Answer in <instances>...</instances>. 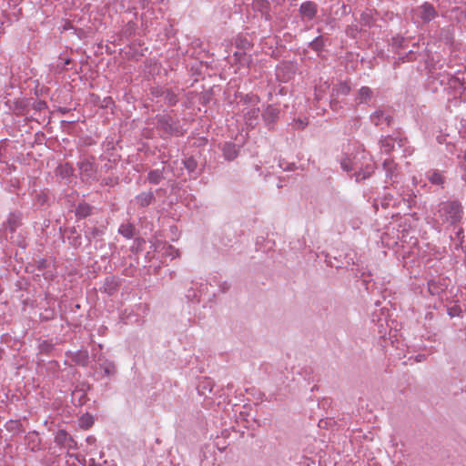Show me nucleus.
Here are the masks:
<instances>
[{"instance_id": "obj_1", "label": "nucleus", "mask_w": 466, "mask_h": 466, "mask_svg": "<svg viewBox=\"0 0 466 466\" xmlns=\"http://www.w3.org/2000/svg\"><path fill=\"white\" fill-rule=\"evenodd\" d=\"M343 170L353 171L357 181L367 178L373 171V165L364 151L347 154L341 160Z\"/></svg>"}, {"instance_id": "obj_2", "label": "nucleus", "mask_w": 466, "mask_h": 466, "mask_svg": "<svg viewBox=\"0 0 466 466\" xmlns=\"http://www.w3.org/2000/svg\"><path fill=\"white\" fill-rule=\"evenodd\" d=\"M438 212L443 222L450 224L457 222L461 217V207L454 201L442 203Z\"/></svg>"}, {"instance_id": "obj_3", "label": "nucleus", "mask_w": 466, "mask_h": 466, "mask_svg": "<svg viewBox=\"0 0 466 466\" xmlns=\"http://www.w3.org/2000/svg\"><path fill=\"white\" fill-rule=\"evenodd\" d=\"M435 15L436 13L433 6L427 3L418 7L415 11V15L421 18V20L424 22L431 21L435 17Z\"/></svg>"}, {"instance_id": "obj_4", "label": "nucleus", "mask_w": 466, "mask_h": 466, "mask_svg": "<svg viewBox=\"0 0 466 466\" xmlns=\"http://www.w3.org/2000/svg\"><path fill=\"white\" fill-rule=\"evenodd\" d=\"M3 102L5 106V107H7V109L12 110L17 114H20L23 111L24 106H25V103L23 100L11 99L7 96L4 97Z\"/></svg>"}, {"instance_id": "obj_5", "label": "nucleus", "mask_w": 466, "mask_h": 466, "mask_svg": "<svg viewBox=\"0 0 466 466\" xmlns=\"http://www.w3.org/2000/svg\"><path fill=\"white\" fill-rule=\"evenodd\" d=\"M300 14L304 18H313L316 14V5L311 2L302 4L300 6Z\"/></svg>"}, {"instance_id": "obj_6", "label": "nucleus", "mask_w": 466, "mask_h": 466, "mask_svg": "<svg viewBox=\"0 0 466 466\" xmlns=\"http://www.w3.org/2000/svg\"><path fill=\"white\" fill-rule=\"evenodd\" d=\"M99 370L103 374V377H111L116 373V367L113 362L105 360L100 364Z\"/></svg>"}, {"instance_id": "obj_7", "label": "nucleus", "mask_w": 466, "mask_h": 466, "mask_svg": "<svg viewBox=\"0 0 466 466\" xmlns=\"http://www.w3.org/2000/svg\"><path fill=\"white\" fill-rule=\"evenodd\" d=\"M238 148L236 147V145H233L231 143H227L223 147L224 157L228 160L234 159L238 156Z\"/></svg>"}, {"instance_id": "obj_8", "label": "nucleus", "mask_w": 466, "mask_h": 466, "mask_svg": "<svg viewBox=\"0 0 466 466\" xmlns=\"http://www.w3.org/2000/svg\"><path fill=\"white\" fill-rule=\"evenodd\" d=\"M161 251L164 256L173 259L179 256V252L177 248L172 247L171 245L164 244L161 248Z\"/></svg>"}, {"instance_id": "obj_9", "label": "nucleus", "mask_w": 466, "mask_h": 466, "mask_svg": "<svg viewBox=\"0 0 466 466\" xmlns=\"http://www.w3.org/2000/svg\"><path fill=\"white\" fill-rule=\"evenodd\" d=\"M395 144H396L395 139H394V138H392V137H385L384 139H382V140L380 141L381 149H382L385 153H389V152H390L391 150H394Z\"/></svg>"}, {"instance_id": "obj_10", "label": "nucleus", "mask_w": 466, "mask_h": 466, "mask_svg": "<svg viewBox=\"0 0 466 466\" xmlns=\"http://www.w3.org/2000/svg\"><path fill=\"white\" fill-rule=\"evenodd\" d=\"M259 114L258 108H251L249 111L245 113V117L247 118V122L249 126H253L255 121L258 119Z\"/></svg>"}, {"instance_id": "obj_11", "label": "nucleus", "mask_w": 466, "mask_h": 466, "mask_svg": "<svg viewBox=\"0 0 466 466\" xmlns=\"http://www.w3.org/2000/svg\"><path fill=\"white\" fill-rule=\"evenodd\" d=\"M94 423V419L89 414H85L79 418V426L83 429H88Z\"/></svg>"}, {"instance_id": "obj_12", "label": "nucleus", "mask_w": 466, "mask_h": 466, "mask_svg": "<svg viewBox=\"0 0 466 466\" xmlns=\"http://www.w3.org/2000/svg\"><path fill=\"white\" fill-rule=\"evenodd\" d=\"M56 441L58 444L66 445L67 441L70 442L71 439L65 431H58L56 435Z\"/></svg>"}, {"instance_id": "obj_13", "label": "nucleus", "mask_w": 466, "mask_h": 466, "mask_svg": "<svg viewBox=\"0 0 466 466\" xmlns=\"http://www.w3.org/2000/svg\"><path fill=\"white\" fill-rule=\"evenodd\" d=\"M164 172H166V171L165 170L160 171L158 169L149 172V174H148L149 181L152 183L157 184L161 180V178L164 177Z\"/></svg>"}, {"instance_id": "obj_14", "label": "nucleus", "mask_w": 466, "mask_h": 466, "mask_svg": "<svg viewBox=\"0 0 466 466\" xmlns=\"http://www.w3.org/2000/svg\"><path fill=\"white\" fill-rule=\"evenodd\" d=\"M118 231L127 238H130L133 237L134 228L131 225H122Z\"/></svg>"}, {"instance_id": "obj_15", "label": "nucleus", "mask_w": 466, "mask_h": 466, "mask_svg": "<svg viewBox=\"0 0 466 466\" xmlns=\"http://www.w3.org/2000/svg\"><path fill=\"white\" fill-rule=\"evenodd\" d=\"M429 180L432 183V184H436V185H440L442 183L443 179H442V177L440 173L438 172H431V174H429Z\"/></svg>"}, {"instance_id": "obj_16", "label": "nucleus", "mask_w": 466, "mask_h": 466, "mask_svg": "<svg viewBox=\"0 0 466 466\" xmlns=\"http://www.w3.org/2000/svg\"><path fill=\"white\" fill-rule=\"evenodd\" d=\"M152 194L151 193H145L137 197V200L140 202L142 206L148 205L152 200Z\"/></svg>"}, {"instance_id": "obj_17", "label": "nucleus", "mask_w": 466, "mask_h": 466, "mask_svg": "<svg viewBox=\"0 0 466 466\" xmlns=\"http://www.w3.org/2000/svg\"><path fill=\"white\" fill-rule=\"evenodd\" d=\"M370 93H371V91L369 87H366V86L361 87L359 91V96H360V102L366 101L367 98L370 97Z\"/></svg>"}, {"instance_id": "obj_18", "label": "nucleus", "mask_w": 466, "mask_h": 466, "mask_svg": "<svg viewBox=\"0 0 466 466\" xmlns=\"http://www.w3.org/2000/svg\"><path fill=\"white\" fill-rule=\"evenodd\" d=\"M183 163L189 172H193L197 167L196 161L192 158H188L185 160Z\"/></svg>"}, {"instance_id": "obj_19", "label": "nucleus", "mask_w": 466, "mask_h": 466, "mask_svg": "<svg viewBox=\"0 0 466 466\" xmlns=\"http://www.w3.org/2000/svg\"><path fill=\"white\" fill-rule=\"evenodd\" d=\"M276 115H277V110H276V108L271 107V106L268 107V108H267V110H266V112H265V117H266L267 119H268V118H269V117H272V118H273Z\"/></svg>"}, {"instance_id": "obj_20", "label": "nucleus", "mask_w": 466, "mask_h": 466, "mask_svg": "<svg viewBox=\"0 0 466 466\" xmlns=\"http://www.w3.org/2000/svg\"><path fill=\"white\" fill-rule=\"evenodd\" d=\"M380 116L382 117V116H383V114H380V113H378V112H376V113L372 116V121L375 123V125H379V124H380Z\"/></svg>"}, {"instance_id": "obj_21", "label": "nucleus", "mask_w": 466, "mask_h": 466, "mask_svg": "<svg viewBox=\"0 0 466 466\" xmlns=\"http://www.w3.org/2000/svg\"><path fill=\"white\" fill-rule=\"evenodd\" d=\"M350 91V87L346 84H342L339 88V93L346 95Z\"/></svg>"}, {"instance_id": "obj_22", "label": "nucleus", "mask_w": 466, "mask_h": 466, "mask_svg": "<svg viewBox=\"0 0 466 466\" xmlns=\"http://www.w3.org/2000/svg\"><path fill=\"white\" fill-rule=\"evenodd\" d=\"M87 207H79L77 212L82 216H86L88 214Z\"/></svg>"}, {"instance_id": "obj_23", "label": "nucleus", "mask_w": 466, "mask_h": 466, "mask_svg": "<svg viewBox=\"0 0 466 466\" xmlns=\"http://www.w3.org/2000/svg\"><path fill=\"white\" fill-rule=\"evenodd\" d=\"M383 165H384V167L387 170V172H390L391 170V165H392L391 162L385 160Z\"/></svg>"}, {"instance_id": "obj_24", "label": "nucleus", "mask_w": 466, "mask_h": 466, "mask_svg": "<svg viewBox=\"0 0 466 466\" xmlns=\"http://www.w3.org/2000/svg\"><path fill=\"white\" fill-rule=\"evenodd\" d=\"M96 439L94 437H87L86 441L90 444H93L95 442Z\"/></svg>"}, {"instance_id": "obj_25", "label": "nucleus", "mask_w": 466, "mask_h": 466, "mask_svg": "<svg viewBox=\"0 0 466 466\" xmlns=\"http://www.w3.org/2000/svg\"><path fill=\"white\" fill-rule=\"evenodd\" d=\"M311 45L315 49H318L319 46V40L314 41Z\"/></svg>"}, {"instance_id": "obj_26", "label": "nucleus", "mask_w": 466, "mask_h": 466, "mask_svg": "<svg viewBox=\"0 0 466 466\" xmlns=\"http://www.w3.org/2000/svg\"><path fill=\"white\" fill-rule=\"evenodd\" d=\"M449 314H450L451 317H454V316H456V315H457V310L452 309L449 312Z\"/></svg>"}, {"instance_id": "obj_27", "label": "nucleus", "mask_w": 466, "mask_h": 466, "mask_svg": "<svg viewBox=\"0 0 466 466\" xmlns=\"http://www.w3.org/2000/svg\"><path fill=\"white\" fill-rule=\"evenodd\" d=\"M413 183H414V184H416V183H417V181H416V178H415V177L413 178Z\"/></svg>"}, {"instance_id": "obj_28", "label": "nucleus", "mask_w": 466, "mask_h": 466, "mask_svg": "<svg viewBox=\"0 0 466 466\" xmlns=\"http://www.w3.org/2000/svg\"><path fill=\"white\" fill-rule=\"evenodd\" d=\"M464 159H465V161H466V151H465V155H464Z\"/></svg>"}]
</instances>
